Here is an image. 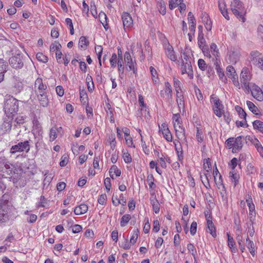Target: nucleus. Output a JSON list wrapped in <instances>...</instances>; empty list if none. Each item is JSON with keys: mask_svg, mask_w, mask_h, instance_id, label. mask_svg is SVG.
<instances>
[{"mask_svg": "<svg viewBox=\"0 0 263 263\" xmlns=\"http://www.w3.org/2000/svg\"><path fill=\"white\" fill-rule=\"evenodd\" d=\"M4 110L8 117L12 118L18 110V101L14 98L7 100L5 104Z\"/></svg>", "mask_w": 263, "mask_h": 263, "instance_id": "obj_1", "label": "nucleus"}, {"mask_svg": "<svg viewBox=\"0 0 263 263\" xmlns=\"http://www.w3.org/2000/svg\"><path fill=\"white\" fill-rule=\"evenodd\" d=\"M231 9L233 14L242 22H245L243 16L244 10L242 3L239 0H233L231 5Z\"/></svg>", "mask_w": 263, "mask_h": 263, "instance_id": "obj_2", "label": "nucleus"}, {"mask_svg": "<svg viewBox=\"0 0 263 263\" xmlns=\"http://www.w3.org/2000/svg\"><path fill=\"white\" fill-rule=\"evenodd\" d=\"M30 149L29 142L27 140L24 142H20L17 144L13 145L10 150V153L14 155L17 152H26L28 153Z\"/></svg>", "mask_w": 263, "mask_h": 263, "instance_id": "obj_3", "label": "nucleus"}, {"mask_svg": "<svg viewBox=\"0 0 263 263\" xmlns=\"http://www.w3.org/2000/svg\"><path fill=\"white\" fill-rule=\"evenodd\" d=\"M250 59L254 65L263 70V56L260 53L257 51L251 52Z\"/></svg>", "mask_w": 263, "mask_h": 263, "instance_id": "obj_4", "label": "nucleus"}, {"mask_svg": "<svg viewBox=\"0 0 263 263\" xmlns=\"http://www.w3.org/2000/svg\"><path fill=\"white\" fill-rule=\"evenodd\" d=\"M9 64L14 69H21L24 66L23 55L18 53L9 59Z\"/></svg>", "mask_w": 263, "mask_h": 263, "instance_id": "obj_5", "label": "nucleus"}, {"mask_svg": "<svg viewBox=\"0 0 263 263\" xmlns=\"http://www.w3.org/2000/svg\"><path fill=\"white\" fill-rule=\"evenodd\" d=\"M181 74H184L186 73L190 79H192L194 77L193 71L191 62L189 60H183L181 65Z\"/></svg>", "mask_w": 263, "mask_h": 263, "instance_id": "obj_6", "label": "nucleus"}, {"mask_svg": "<svg viewBox=\"0 0 263 263\" xmlns=\"http://www.w3.org/2000/svg\"><path fill=\"white\" fill-rule=\"evenodd\" d=\"M249 76L246 68H243L240 74V82L242 88L246 90L247 93L250 91V85L249 83Z\"/></svg>", "mask_w": 263, "mask_h": 263, "instance_id": "obj_7", "label": "nucleus"}, {"mask_svg": "<svg viewBox=\"0 0 263 263\" xmlns=\"http://www.w3.org/2000/svg\"><path fill=\"white\" fill-rule=\"evenodd\" d=\"M211 102L214 104V114L218 117H220L222 116L221 109L222 108V104L220 102L219 99L212 95L211 97Z\"/></svg>", "mask_w": 263, "mask_h": 263, "instance_id": "obj_8", "label": "nucleus"}, {"mask_svg": "<svg viewBox=\"0 0 263 263\" xmlns=\"http://www.w3.org/2000/svg\"><path fill=\"white\" fill-rule=\"evenodd\" d=\"M235 73V70L233 67L231 66H229L227 67L226 73L227 76L232 80L234 85L236 87H238L239 89L240 87L238 80V76Z\"/></svg>", "mask_w": 263, "mask_h": 263, "instance_id": "obj_9", "label": "nucleus"}, {"mask_svg": "<svg viewBox=\"0 0 263 263\" xmlns=\"http://www.w3.org/2000/svg\"><path fill=\"white\" fill-rule=\"evenodd\" d=\"M250 91L252 96L259 101L263 100V92L257 85L253 84L250 86Z\"/></svg>", "mask_w": 263, "mask_h": 263, "instance_id": "obj_10", "label": "nucleus"}, {"mask_svg": "<svg viewBox=\"0 0 263 263\" xmlns=\"http://www.w3.org/2000/svg\"><path fill=\"white\" fill-rule=\"evenodd\" d=\"M123 25L125 31L133 26V21L130 15L127 12H124L122 15Z\"/></svg>", "mask_w": 263, "mask_h": 263, "instance_id": "obj_11", "label": "nucleus"}, {"mask_svg": "<svg viewBox=\"0 0 263 263\" xmlns=\"http://www.w3.org/2000/svg\"><path fill=\"white\" fill-rule=\"evenodd\" d=\"M47 88V85L43 82L41 78H37L34 83V91L35 94L45 92Z\"/></svg>", "mask_w": 263, "mask_h": 263, "instance_id": "obj_12", "label": "nucleus"}, {"mask_svg": "<svg viewBox=\"0 0 263 263\" xmlns=\"http://www.w3.org/2000/svg\"><path fill=\"white\" fill-rule=\"evenodd\" d=\"M12 118L8 117L7 119H5L1 125L0 130L2 134H4L7 132H9L12 127Z\"/></svg>", "mask_w": 263, "mask_h": 263, "instance_id": "obj_13", "label": "nucleus"}, {"mask_svg": "<svg viewBox=\"0 0 263 263\" xmlns=\"http://www.w3.org/2000/svg\"><path fill=\"white\" fill-rule=\"evenodd\" d=\"M165 55L172 61L175 62L177 60V57L174 48L167 41V46L165 49Z\"/></svg>", "mask_w": 263, "mask_h": 263, "instance_id": "obj_14", "label": "nucleus"}, {"mask_svg": "<svg viewBox=\"0 0 263 263\" xmlns=\"http://www.w3.org/2000/svg\"><path fill=\"white\" fill-rule=\"evenodd\" d=\"M198 44L200 48H201L202 51L204 52V48L203 45L205 43V40L203 36V33L202 32L203 27L200 25L198 26Z\"/></svg>", "mask_w": 263, "mask_h": 263, "instance_id": "obj_15", "label": "nucleus"}, {"mask_svg": "<svg viewBox=\"0 0 263 263\" xmlns=\"http://www.w3.org/2000/svg\"><path fill=\"white\" fill-rule=\"evenodd\" d=\"M36 95L37 96L38 100L42 106L46 107L48 105L49 101L46 91L36 94Z\"/></svg>", "mask_w": 263, "mask_h": 263, "instance_id": "obj_16", "label": "nucleus"}, {"mask_svg": "<svg viewBox=\"0 0 263 263\" xmlns=\"http://www.w3.org/2000/svg\"><path fill=\"white\" fill-rule=\"evenodd\" d=\"M218 7L220 11L221 12L222 15L226 18L227 20H230V17L228 15V13L227 12V9L226 8V5L224 0H219L218 1Z\"/></svg>", "mask_w": 263, "mask_h": 263, "instance_id": "obj_17", "label": "nucleus"}, {"mask_svg": "<svg viewBox=\"0 0 263 263\" xmlns=\"http://www.w3.org/2000/svg\"><path fill=\"white\" fill-rule=\"evenodd\" d=\"M242 141L241 136H239L234 139V146L232 149L233 153H236L239 151L242 147Z\"/></svg>", "mask_w": 263, "mask_h": 263, "instance_id": "obj_18", "label": "nucleus"}, {"mask_svg": "<svg viewBox=\"0 0 263 263\" xmlns=\"http://www.w3.org/2000/svg\"><path fill=\"white\" fill-rule=\"evenodd\" d=\"M8 220V209L0 205V222H6Z\"/></svg>", "mask_w": 263, "mask_h": 263, "instance_id": "obj_19", "label": "nucleus"}, {"mask_svg": "<svg viewBox=\"0 0 263 263\" xmlns=\"http://www.w3.org/2000/svg\"><path fill=\"white\" fill-rule=\"evenodd\" d=\"M6 63L3 59H0V83L2 82L4 79V74L7 71Z\"/></svg>", "mask_w": 263, "mask_h": 263, "instance_id": "obj_20", "label": "nucleus"}, {"mask_svg": "<svg viewBox=\"0 0 263 263\" xmlns=\"http://www.w3.org/2000/svg\"><path fill=\"white\" fill-rule=\"evenodd\" d=\"M88 210V206L86 204H82L77 206L74 210V213L76 215L83 214Z\"/></svg>", "mask_w": 263, "mask_h": 263, "instance_id": "obj_21", "label": "nucleus"}, {"mask_svg": "<svg viewBox=\"0 0 263 263\" xmlns=\"http://www.w3.org/2000/svg\"><path fill=\"white\" fill-rule=\"evenodd\" d=\"M121 173L120 170L115 165H113L109 170V175L112 179H114V174H115L116 176H120Z\"/></svg>", "mask_w": 263, "mask_h": 263, "instance_id": "obj_22", "label": "nucleus"}, {"mask_svg": "<svg viewBox=\"0 0 263 263\" xmlns=\"http://www.w3.org/2000/svg\"><path fill=\"white\" fill-rule=\"evenodd\" d=\"M155 2L159 12L163 15H164V1L163 0H155Z\"/></svg>", "mask_w": 263, "mask_h": 263, "instance_id": "obj_23", "label": "nucleus"}, {"mask_svg": "<svg viewBox=\"0 0 263 263\" xmlns=\"http://www.w3.org/2000/svg\"><path fill=\"white\" fill-rule=\"evenodd\" d=\"M253 143L258 152L259 153L260 156L263 157V146L260 142L257 139H255L253 142Z\"/></svg>", "mask_w": 263, "mask_h": 263, "instance_id": "obj_24", "label": "nucleus"}, {"mask_svg": "<svg viewBox=\"0 0 263 263\" xmlns=\"http://www.w3.org/2000/svg\"><path fill=\"white\" fill-rule=\"evenodd\" d=\"M9 195L8 194H5L0 200V205L2 206L5 205L6 209H8L9 205Z\"/></svg>", "mask_w": 263, "mask_h": 263, "instance_id": "obj_25", "label": "nucleus"}, {"mask_svg": "<svg viewBox=\"0 0 263 263\" xmlns=\"http://www.w3.org/2000/svg\"><path fill=\"white\" fill-rule=\"evenodd\" d=\"M114 198H115V195L114 194L112 196V203H113L114 205H115L116 206L118 205L119 204H121L124 205L126 203V199H124L123 195H121L120 196V199H118L117 196H116V200H117V202H115Z\"/></svg>", "mask_w": 263, "mask_h": 263, "instance_id": "obj_26", "label": "nucleus"}, {"mask_svg": "<svg viewBox=\"0 0 263 263\" xmlns=\"http://www.w3.org/2000/svg\"><path fill=\"white\" fill-rule=\"evenodd\" d=\"M253 126L254 129L263 134V122L260 120H255L253 122Z\"/></svg>", "mask_w": 263, "mask_h": 263, "instance_id": "obj_27", "label": "nucleus"}, {"mask_svg": "<svg viewBox=\"0 0 263 263\" xmlns=\"http://www.w3.org/2000/svg\"><path fill=\"white\" fill-rule=\"evenodd\" d=\"M246 246L249 249L250 253L254 255L255 253V245L253 242L249 240L248 238H246Z\"/></svg>", "mask_w": 263, "mask_h": 263, "instance_id": "obj_28", "label": "nucleus"}, {"mask_svg": "<svg viewBox=\"0 0 263 263\" xmlns=\"http://www.w3.org/2000/svg\"><path fill=\"white\" fill-rule=\"evenodd\" d=\"M207 226L208 229L209 230V232L214 237L216 236V233L215 228L212 221H207Z\"/></svg>", "mask_w": 263, "mask_h": 263, "instance_id": "obj_29", "label": "nucleus"}, {"mask_svg": "<svg viewBox=\"0 0 263 263\" xmlns=\"http://www.w3.org/2000/svg\"><path fill=\"white\" fill-rule=\"evenodd\" d=\"M72 151L74 154L77 155L79 151H83L85 149V146L83 145L79 146L78 143H73L71 147Z\"/></svg>", "mask_w": 263, "mask_h": 263, "instance_id": "obj_30", "label": "nucleus"}, {"mask_svg": "<svg viewBox=\"0 0 263 263\" xmlns=\"http://www.w3.org/2000/svg\"><path fill=\"white\" fill-rule=\"evenodd\" d=\"M100 22L103 25L104 28L107 30L108 29V24L106 22L107 16L104 13H101L99 15Z\"/></svg>", "mask_w": 263, "mask_h": 263, "instance_id": "obj_31", "label": "nucleus"}, {"mask_svg": "<svg viewBox=\"0 0 263 263\" xmlns=\"http://www.w3.org/2000/svg\"><path fill=\"white\" fill-rule=\"evenodd\" d=\"M247 105L249 109L254 114L257 115L258 109L257 107L251 101H248Z\"/></svg>", "mask_w": 263, "mask_h": 263, "instance_id": "obj_32", "label": "nucleus"}, {"mask_svg": "<svg viewBox=\"0 0 263 263\" xmlns=\"http://www.w3.org/2000/svg\"><path fill=\"white\" fill-rule=\"evenodd\" d=\"M79 43L81 48L85 49L88 46L89 42L85 36H82L80 38Z\"/></svg>", "mask_w": 263, "mask_h": 263, "instance_id": "obj_33", "label": "nucleus"}, {"mask_svg": "<svg viewBox=\"0 0 263 263\" xmlns=\"http://www.w3.org/2000/svg\"><path fill=\"white\" fill-rule=\"evenodd\" d=\"M130 218H131V217H130V215L126 214V215H123L121 219V222H120L121 226V227L125 226L127 224V223L128 222L129 220L130 219Z\"/></svg>", "mask_w": 263, "mask_h": 263, "instance_id": "obj_34", "label": "nucleus"}, {"mask_svg": "<svg viewBox=\"0 0 263 263\" xmlns=\"http://www.w3.org/2000/svg\"><path fill=\"white\" fill-rule=\"evenodd\" d=\"M57 130H58L57 128L55 127H53L50 129L49 137H50V140L51 141H53L57 138Z\"/></svg>", "mask_w": 263, "mask_h": 263, "instance_id": "obj_35", "label": "nucleus"}, {"mask_svg": "<svg viewBox=\"0 0 263 263\" xmlns=\"http://www.w3.org/2000/svg\"><path fill=\"white\" fill-rule=\"evenodd\" d=\"M61 48V44L57 42H54V43H52L50 47V50L52 52H54L55 51H58L60 50Z\"/></svg>", "mask_w": 263, "mask_h": 263, "instance_id": "obj_36", "label": "nucleus"}, {"mask_svg": "<svg viewBox=\"0 0 263 263\" xmlns=\"http://www.w3.org/2000/svg\"><path fill=\"white\" fill-rule=\"evenodd\" d=\"M36 58L38 61L43 63H45L48 62V58L41 52L37 53L36 55Z\"/></svg>", "mask_w": 263, "mask_h": 263, "instance_id": "obj_37", "label": "nucleus"}, {"mask_svg": "<svg viewBox=\"0 0 263 263\" xmlns=\"http://www.w3.org/2000/svg\"><path fill=\"white\" fill-rule=\"evenodd\" d=\"M151 203L153 204V210L156 213H158L160 210V204L158 201L155 199H152Z\"/></svg>", "mask_w": 263, "mask_h": 263, "instance_id": "obj_38", "label": "nucleus"}, {"mask_svg": "<svg viewBox=\"0 0 263 263\" xmlns=\"http://www.w3.org/2000/svg\"><path fill=\"white\" fill-rule=\"evenodd\" d=\"M181 2H183V0H170L169 7L171 9H173L178 6Z\"/></svg>", "mask_w": 263, "mask_h": 263, "instance_id": "obj_39", "label": "nucleus"}, {"mask_svg": "<svg viewBox=\"0 0 263 263\" xmlns=\"http://www.w3.org/2000/svg\"><path fill=\"white\" fill-rule=\"evenodd\" d=\"M188 251L192 254L194 258L197 254L196 250L192 243H189L187 246Z\"/></svg>", "mask_w": 263, "mask_h": 263, "instance_id": "obj_40", "label": "nucleus"}, {"mask_svg": "<svg viewBox=\"0 0 263 263\" xmlns=\"http://www.w3.org/2000/svg\"><path fill=\"white\" fill-rule=\"evenodd\" d=\"M25 121V117L22 115H18L16 118L15 120V122L16 123V124H15V126L16 125H21V124H23L24 123Z\"/></svg>", "mask_w": 263, "mask_h": 263, "instance_id": "obj_41", "label": "nucleus"}, {"mask_svg": "<svg viewBox=\"0 0 263 263\" xmlns=\"http://www.w3.org/2000/svg\"><path fill=\"white\" fill-rule=\"evenodd\" d=\"M95 50L97 53V55H98V58L99 60V64H100V65L101 66V55H102V51H103V47L101 46H97L95 47Z\"/></svg>", "mask_w": 263, "mask_h": 263, "instance_id": "obj_42", "label": "nucleus"}, {"mask_svg": "<svg viewBox=\"0 0 263 263\" xmlns=\"http://www.w3.org/2000/svg\"><path fill=\"white\" fill-rule=\"evenodd\" d=\"M198 65L199 68L202 71L205 70L207 68V65L205 61L203 59H199L198 61Z\"/></svg>", "mask_w": 263, "mask_h": 263, "instance_id": "obj_43", "label": "nucleus"}, {"mask_svg": "<svg viewBox=\"0 0 263 263\" xmlns=\"http://www.w3.org/2000/svg\"><path fill=\"white\" fill-rule=\"evenodd\" d=\"M123 158L124 159V162L126 163H130L132 160V157L128 152L123 153Z\"/></svg>", "mask_w": 263, "mask_h": 263, "instance_id": "obj_44", "label": "nucleus"}, {"mask_svg": "<svg viewBox=\"0 0 263 263\" xmlns=\"http://www.w3.org/2000/svg\"><path fill=\"white\" fill-rule=\"evenodd\" d=\"M203 168L206 170V172H209L211 168V164L210 159L208 158L205 159L203 163Z\"/></svg>", "mask_w": 263, "mask_h": 263, "instance_id": "obj_45", "label": "nucleus"}, {"mask_svg": "<svg viewBox=\"0 0 263 263\" xmlns=\"http://www.w3.org/2000/svg\"><path fill=\"white\" fill-rule=\"evenodd\" d=\"M203 15V16L202 17V19L203 20V22H206V24L208 26H209V28L207 27H206V29L207 30H211V28H212V26H211V22H210V23L208 24V21H209V16L206 13H204V14H202Z\"/></svg>", "mask_w": 263, "mask_h": 263, "instance_id": "obj_46", "label": "nucleus"}, {"mask_svg": "<svg viewBox=\"0 0 263 263\" xmlns=\"http://www.w3.org/2000/svg\"><path fill=\"white\" fill-rule=\"evenodd\" d=\"M145 224L143 228V231L145 233H148L149 231L151 226L148 222V219L147 218H145Z\"/></svg>", "mask_w": 263, "mask_h": 263, "instance_id": "obj_47", "label": "nucleus"}, {"mask_svg": "<svg viewBox=\"0 0 263 263\" xmlns=\"http://www.w3.org/2000/svg\"><path fill=\"white\" fill-rule=\"evenodd\" d=\"M127 66V69L129 71L133 70L134 73H136V70L134 66V64L133 61H131V62H126L125 63Z\"/></svg>", "mask_w": 263, "mask_h": 263, "instance_id": "obj_48", "label": "nucleus"}, {"mask_svg": "<svg viewBox=\"0 0 263 263\" xmlns=\"http://www.w3.org/2000/svg\"><path fill=\"white\" fill-rule=\"evenodd\" d=\"M106 199L107 196L105 194H104L100 196L99 198H98V201L100 204L103 205L105 203Z\"/></svg>", "mask_w": 263, "mask_h": 263, "instance_id": "obj_49", "label": "nucleus"}, {"mask_svg": "<svg viewBox=\"0 0 263 263\" xmlns=\"http://www.w3.org/2000/svg\"><path fill=\"white\" fill-rule=\"evenodd\" d=\"M104 185L105 186L107 192H108L111 188L110 179L109 177H107L105 179Z\"/></svg>", "mask_w": 263, "mask_h": 263, "instance_id": "obj_50", "label": "nucleus"}, {"mask_svg": "<svg viewBox=\"0 0 263 263\" xmlns=\"http://www.w3.org/2000/svg\"><path fill=\"white\" fill-rule=\"evenodd\" d=\"M180 84V81L174 78V86L177 93H178L179 91L181 90Z\"/></svg>", "mask_w": 263, "mask_h": 263, "instance_id": "obj_51", "label": "nucleus"}, {"mask_svg": "<svg viewBox=\"0 0 263 263\" xmlns=\"http://www.w3.org/2000/svg\"><path fill=\"white\" fill-rule=\"evenodd\" d=\"M230 176L232 177V181L234 182V186H235L238 181V175L237 174L230 172Z\"/></svg>", "mask_w": 263, "mask_h": 263, "instance_id": "obj_52", "label": "nucleus"}, {"mask_svg": "<svg viewBox=\"0 0 263 263\" xmlns=\"http://www.w3.org/2000/svg\"><path fill=\"white\" fill-rule=\"evenodd\" d=\"M132 243H130V241L128 242L127 239H125L124 241L122 243L121 247L125 250L129 249Z\"/></svg>", "mask_w": 263, "mask_h": 263, "instance_id": "obj_53", "label": "nucleus"}, {"mask_svg": "<svg viewBox=\"0 0 263 263\" xmlns=\"http://www.w3.org/2000/svg\"><path fill=\"white\" fill-rule=\"evenodd\" d=\"M160 229V224L158 220L154 221L153 231L155 232H158Z\"/></svg>", "mask_w": 263, "mask_h": 263, "instance_id": "obj_54", "label": "nucleus"}, {"mask_svg": "<svg viewBox=\"0 0 263 263\" xmlns=\"http://www.w3.org/2000/svg\"><path fill=\"white\" fill-rule=\"evenodd\" d=\"M138 231H134V232L133 233V234L132 236V237L130 238V243H132V245H134V243H135L137 241V239L138 237Z\"/></svg>", "mask_w": 263, "mask_h": 263, "instance_id": "obj_55", "label": "nucleus"}, {"mask_svg": "<svg viewBox=\"0 0 263 263\" xmlns=\"http://www.w3.org/2000/svg\"><path fill=\"white\" fill-rule=\"evenodd\" d=\"M110 63L111 67H115L117 63V55L116 53L112 54L111 58L110 59Z\"/></svg>", "mask_w": 263, "mask_h": 263, "instance_id": "obj_56", "label": "nucleus"}, {"mask_svg": "<svg viewBox=\"0 0 263 263\" xmlns=\"http://www.w3.org/2000/svg\"><path fill=\"white\" fill-rule=\"evenodd\" d=\"M197 230V223L195 221L193 222L191 226L190 233L192 235H194Z\"/></svg>", "mask_w": 263, "mask_h": 263, "instance_id": "obj_57", "label": "nucleus"}, {"mask_svg": "<svg viewBox=\"0 0 263 263\" xmlns=\"http://www.w3.org/2000/svg\"><path fill=\"white\" fill-rule=\"evenodd\" d=\"M180 115L179 114H174L173 115V120L174 122V125L176 126V124L180 127V122H179Z\"/></svg>", "mask_w": 263, "mask_h": 263, "instance_id": "obj_58", "label": "nucleus"}, {"mask_svg": "<svg viewBox=\"0 0 263 263\" xmlns=\"http://www.w3.org/2000/svg\"><path fill=\"white\" fill-rule=\"evenodd\" d=\"M234 141V138H228L226 140V144L229 147V148H231L232 147H233Z\"/></svg>", "mask_w": 263, "mask_h": 263, "instance_id": "obj_59", "label": "nucleus"}, {"mask_svg": "<svg viewBox=\"0 0 263 263\" xmlns=\"http://www.w3.org/2000/svg\"><path fill=\"white\" fill-rule=\"evenodd\" d=\"M68 161V159L66 156H63L61 158V161L60 162L61 166H65L66 165Z\"/></svg>", "mask_w": 263, "mask_h": 263, "instance_id": "obj_60", "label": "nucleus"}, {"mask_svg": "<svg viewBox=\"0 0 263 263\" xmlns=\"http://www.w3.org/2000/svg\"><path fill=\"white\" fill-rule=\"evenodd\" d=\"M210 48L211 51L213 52V54L215 56H217L218 52L216 45L215 43H212L211 45Z\"/></svg>", "mask_w": 263, "mask_h": 263, "instance_id": "obj_61", "label": "nucleus"}, {"mask_svg": "<svg viewBox=\"0 0 263 263\" xmlns=\"http://www.w3.org/2000/svg\"><path fill=\"white\" fill-rule=\"evenodd\" d=\"M228 239V245L230 248H232L235 246V243L233 239V238L231 237L229 233H227Z\"/></svg>", "mask_w": 263, "mask_h": 263, "instance_id": "obj_62", "label": "nucleus"}, {"mask_svg": "<svg viewBox=\"0 0 263 263\" xmlns=\"http://www.w3.org/2000/svg\"><path fill=\"white\" fill-rule=\"evenodd\" d=\"M56 92L58 96L62 97L64 95V90L62 86H58L56 87Z\"/></svg>", "mask_w": 263, "mask_h": 263, "instance_id": "obj_63", "label": "nucleus"}, {"mask_svg": "<svg viewBox=\"0 0 263 263\" xmlns=\"http://www.w3.org/2000/svg\"><path fill=\"white\" fill-rule=\"evenodd\" d=\"M202 132L199 129L198 127H197V133H196V138L198 142H201L203 140V138L202 137Z\"/></svg>", "mask_w": 263, "mask_h": 263, "instance_id": "obj_64", "label": "nucleus"}]
</instances>
